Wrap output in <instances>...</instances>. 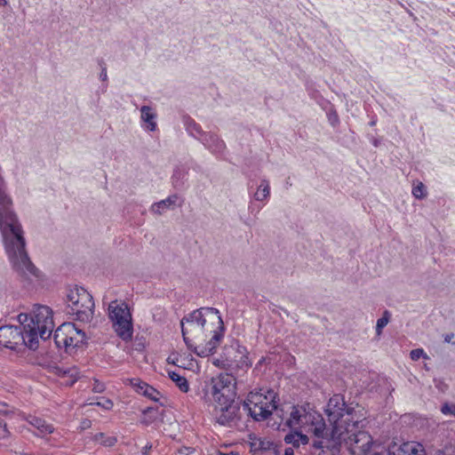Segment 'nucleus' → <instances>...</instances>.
Returning a JSON list of instances; mask_svg holds the SVG:
<instances>
[{
    "label": "nucleus",
    "instance_id": "obj_10",
    "mask_svg": "<svg viewBox=\"0 0 455 455\" xmlns=\"http://www.w3.org/2000/svg\"><path fill=\"white\" fill-rule=\"evenodd\" d=\"M53 338L58 347H64L68 351L83 344L85 340V333L75 323H64L56 329Z\"/></svg>",
    "mask_w": 455,
    "mask_h": 455
},
{
    "label": "nucleus",
    "instance_id": "obj_25",
    "mask_svg": "<svg viewBox=\"0 0 455 455\" xmlns=\"http://www.w3.org/2000/svg\"><path fill=\"white\" fill-rule=\"evenodd\" d=\"M411 194L417 199H424L427 196V187L421 181L413 183Z\"/></svg>",
    "mask_w": 455,
    "mask_h": 455
},
{
    "label": "nucleus",
    "instance_id": "obj_15",
    "mask_svg": "<svg viewBox=\"0 0 455 455\" xmlns=\"http://www.w3.org/2000/svg\"><path fill=\"white\" fill-rule=\"evenodd\" d=\"M26 420L35 428H36L41 435H49L54 431L52 424L47 423L44 419L34 415H28Z\"/></svg>",
    "mask_w": 455,
    "mask_h": 455
},
{
    "label": "nucleus",
    "instance_id": "obj_32",
    "mask_svg": "<svg viewBox=\"0 0 455 455\" xmlns=\"http://www.w3.org/2000/svg\"><path fill=\"white\" fill-rule=\"evenodd\" d=\"M104 383L99 381L98 379L94 380V384L92 387V391L95 393H102L105 390Z\"/></svg>",
    "mask_w": 455,
    "mask_h": 455
},
{
    "label": "nucleus",
    "instance_id": "obj_21",
    "mask_svg": "<svg viewBox=\"0 0 455 455\" xmlns=\"http://www.w3.org/2000/svg\"><path fill=\"white\" fill-rule=\"evenodd\" d=\"M93 441L100 443L102 446L112 447L117 443V438L115 435L98 433L93 436Z\"/></svg>",
    "mask_w": 455,
    "mask_h": 455
},
{
    "label": "nucleus",
    "instance_id": "obj_27",
    "mask_svg": "<svg viewBox=\"0 0 455 455\" xmlns=\"http://www.w3.org/2000/svg\"><path fill=\"white\" fill-rule=\"evenodd\" d=\"M89 404L100 406L106 411H110L114 407L113 401L110 400L109 398H106V397H100V398L97 399V401H95V402L92 401L89 403Z\"/></svg>",
    "mask_w": 455,
    "mask_h": 455
},
{
    "label": "nucleus",
    "instance_id": "obj_38",
    "mask_svg": "<svg viewBox=\"0 0 455 455\" xmlns=\"http://www.w3.org/2000/svg\"><path fill=\"white\" fill-rule=\"evenodd\" d=\"M151 449V445H146L141 451V455H148V451Z\"/></svg>",
    "mask_w": 455,
    "mask_h": 455
},
{
    "label": "nucleus",
    "instance_id": "obj_11",
    "mask_svg": "<svg viewBox=\"0 0 455 455\" xmlns=\"http://www.w3.org/2000/svg\"><path fill=\"white\" fill-rule=\"evenodd\" d=\"M28 347L27 333L23 328L15 325H4L0 327V347L18 350Z\"/></svg>",
    "mask_w": 455,
    "mask_h": 455
},
{
    "label": "nucleus",
    "instance_id": "obj_33",
    "mask_svg": "<svg viewBox=\"0 0 455 455\" xmlns=\"http://www.w3.org/2000/svg\"><path fill=\"white\" fill-rule=\"evenodd\" d=\"M216 143H215V148L213 151L220 152L225 148V144L222 140H220L218 138H216Z\"/></svg>",
    "mask_w": 455,
    "mask_h": 455
},
{
    "label": "nucleus",
    "instance_id": "obj_28",
    "mask_svg": "<svg viewBox=\"0 0 455 455\" xmlns=\"http://www.w3.org/2000/svg\"><path fill=\"white\" fill-rule=\"evenodd\" d=\"M143 395L152 401L157 402L161 397V393L152 386L148 385V387H145V390H143Z\"/></svg>",
    "mask_w": 455,
    "mask_h": 455
},
{
    "label": "nucleus",
    "instance_id": "obj_4",
    "mask_svg": "<svg viewBox=\"0 0 455 455\" xmlns=\"http://www.w3.org/2000/svg\"><path fill=\"white\" fill-rule=\"evenodd\" d=\"M277 399L278 395L274 390L260 388L248 394L243 403V408L254 420H264L274 411H279L276 405Z\"/></svg>",
    "mask_w": 455,
    "mask_h": 455
},
{
    "label": "nucleus",
    "instance_id": "obj_35",
    "mask_svg": "<svg viewBox=\"0 0 455 455\" xmlns=\"http://www.w3.org/2000/svg\"><path fill=\"white\" fill-rule=\"evenodd\" d=\"M103 64H104L103 62H102V64H100L101 68H102L101 73H100V79L102 81H105L107 79L108 76H107V68L105 66H102Z\"/></svg>",
    "mask_w": 455,
    "mask_h": 455
},
{
    "label": "nucleus",
    "instance_id": "obj_40",
    "mask_svg": "<svg viewBox=\"0 0 455 455\" xmlns=\"http://www.w3.org/2000/svg\"><path fill=\"white\" fill-rule=\"evenodd\" d=\"M7 4V1L6 0H0V5L1 6H5Z\"/></svg>",
    "mask_w": 455,
    "mask_h": 455
},
{
    "label": "nucleus",
    "instance_id": "obj_20",
    "mask_svg": "<svg viewBox=\"0 0 455 455\" xmlns=\"http://www.w3.org/2000/svg\"><path fill=\"white\" fill-rule=\"evenodd\" d=\"M169 377L176 384V386L180 388L181 392H188L189 385L185 377L180 375L178 372L175 371H170Z\"/></svg>",
    "mask_w": 455,
    "mask_h": 455
},
{
    "label": "nucleus",
    "instance_id": "obj_8",
    "mask_svg": "<svg viewBox=\"0 0 455 455\" xmlns=\"http://www.w3.org/2000/svg\"><path fill=\"white\" fill-rule=\"evenodd\" d=\"M108 311L116 335L125 342L132 340L133 324L128 305L125 302L115 300L109 304Z\"/></svg>",
    "mask_w": 455,
    "mask_h": 455
},
{
    "label": "nucleus",
    "instance_id": "obj_23",
    "mask_svg": "<svg viewBox=\"0 0 455 455\" xmlns=\"http://www.w3.org/2000/svg\"><path fill=\"white\" fill-rule=\"evenodd\" d=\"M177 200H178L177 196H169L167 199L162 200V201L153 204L152 211L156 213L161 214L164 209L168 208L172 204H175Z\"/></svg>",
    "mask_w": 455,
    "mask_h": 455
},
{
    "label": "nucleus",
    "instance_id": "obj_29",
    "mask_svg": "<svg viewBox=\"0 0 455 455\" xmlns=\"http://www.w3.org/2000/svg\"><path fill=\"white\" fill-rule=\"evenodd\" d=\"M130 384L135 389V391L140 395H143V390H145V387H148V383L136 378L131 379Z\"/></svg>",
    "mask_w": 455,
    "mask_h": 455
},
{
    "label": "nucleus",
    "instance_id": "obj_2",
    "mask_svg": "<svg viewBox=\"0 0 455 455\" xmlns=\"http://www.w3.org/2000/svg\"><path fill=\"white\" fill-rule=\"evenodd\" d=\"M328 420L331 425L330 433L331 439H333L347 427L356 426L366 420V410L358 403L347 404L344 396L339 394L333 395L328 401L326 406Z\"/></svg>",
    "mask_w": 455,
    "mask_h": 455
},
{
    "label": "nucleus",
    "instance_id": "obj_17",
    "mask_svg": "<svg viewBox=\"0 0 455 455\" xmlns=\"http://www.w3.org/2000/svg\"><path fill=\"white\" fill-rule=\"evenodd\" d=\"M400 455H424V449L419 443L406 442L400 445Z\"/></svg>",
    "mask_w": 455,
    "mask_h": 455
},
{
    "label": "nucleus",
    "instance_id": "obj_31",
    "mask_svg": "<svg viewBox=\"0 0 455 455\" xmlns=\"http://www.w3.org/2000/svg\"><path fill=\"white\" fill-rule=\"evenodd\" d=\"M410 356L413 361L419 360L420 357L428 358L422 348L411 350L410 353Z\"/></svg>",
    "mask_w": 455,
    "mask_h": 455
},
{
    "label": "nucleus",
    "instance_id": "obj_14",
    "mask_svg": "<svg viewBox=\"0 0 455 455\" xmlns=\"http://www.w3.org/2000/svg\"><path fill=\"white\" fill-rule=\"evenodd\" d=\"M249 444L250 450L253 453L268 452L269 455H282L283 452V445L256 435H250Z\"/></svg>",
    "mask_w": 455,
    "mask_h": 455
},
{
    "label": "nucleus",
    "instance_id": "obj_6",
    "mask_svg": "<svg viewBox=\"0 0 455 455\" xmlns=\"http://www.w3.org/2000/svg\"><path fill=\"white\" fill-rule=\"evenodd\" d=\"M365 423L366 420L358 424L356 427H353V426L347 427L344 429V433H340L342 435H338L331 440L339 445L344 444L347 446L353 455L365 454L370 451L373 443L371 435L363 430Z\"/></svg>",
    "mask_w": 455,
    "mask_h": 455
},
{
    "label": "nucleus",
    "instance_id": "obj_41",
    "mask_svg": "<svg viewBox=\"0 0 455 455\" xmlns=\"http://www.w3.org/2000/svg\"><path fill=\"white\" fill-rule=\"evenodd\" d=\"M436 455H446L443 451H438Z\"/></svg>",
    "mask_w": 455,
    "mask_h": 455
},
{
    "label": "nucleus",
    "instance_id": "obj_12",
    "mask_svg": "<svg viewBox=\"0 0 455 455\" xmlns=\"http://www.w3.org/2000/svg\"><path fill=\"white\" fill-rule=\"evenodd\" d=\"M296 413H304L307 433H312L316 437H323L325 431L323 418L309 403L296 405Z\"/></svg>",
    "mask_w": 455,
    "mask_h": 455
},
{
    "label": "nucleus",
    "instance_id": "obj_24",
    "mask_svg": "<svg viewBox=\"0 0 455 455\" xmlns=\"http://www.w3.org/2000/svg\"><path fill=\"white\" fill-rule=\"evenodd\" d=\"M270 192L269 183L267 180H263L255 193V199L258 201H263L268 197Z\"/></svg>",
    "mask_w": 455,
    "mask_h": 455
},
{
    "label": "nucleus",
    "instance_id": "obj_37",
    "mask_svg": "<svg viewBox=\"0 0 455 455\" xmlns=\"http://www.w3.org/2000/svg\"><path fill=\"white\" fill-rule=\"evenodd\" d=\"M212 363L215 365V366H218V367H220V368H225L226 367V363L220 360V359H214Z\"/></svg>",
    "mask_w": 455,
    "mask_h": 455
},
{
    "label": "nucleus",
    "instance_id": "obj_22",
    "mask_svg": "<svg viewBox=\"0 0 455 455\" xmlns=\"http://www.w3.org/2000/svg\"><path fill=\"white\" fill-rule=\"evenodd\" d=\"M158 418V411L157 409L148 407L143 411V416L140 419V423L148 426L155 422Z\"/></svg>",
    "mask_w": 455,
    "mask_h": 455
},
{
    "label": "nucleus",
    "instance_id": "obj_39",
    "mask_svg": "<svg viewBox=\"0 0 455 455\" xmlns=\"http://www.w3.org/2000/svg\"><path fill=\"white\" fill-rule=\"evenodd\" d=\"M74 371H75V374H74V373H71V378H72V379H71V381H70V382H71V384H73L74 382H76V379H77V377H76V375H77V371H76V370H74Z\"/></svg>",
    "mask_w": 455,
    "mask_h": 455
},
{
    "label": "nucleus",
    "instance_id": "obj_26",
    "mask_svg": "<svg viewBox=\"0 0 455 455\" xmlns=\"http://www.w3.org/2000/svg\"><path fill=\"white\" fill-rule=\"evenodd\" d=\"M390 313L386 310L382 315V317H380L379 319H378L377 321V324H376V334L377 336H379L382 332V330L384 327L387 326V324L389 322V319H390Z\"/></svg>",
    "mask_w": 455,
    "mask_h": 455
},
{
    "label": "nucleus",
    "instance_id": "obj_19",
    "mask_svg": "<svg viewBox=\"0 0 455 455\" xmlns=\"http://www.w3.org/2000/svg\"><path fill=\"white\" fill-rule=\"evenodd\" d=\"M308 440L309 439L307 435L297 430H292L291 433L286 435L284 437V442L287 444H292L293 447H299L300 443L307 444Z\"/></svg>",
    "mask_w": 455,
    "mask_h": 455
},
{
    "label": "nucleus",
    "instance_id": "obj_7",
    "mask_svg": "<svg viewBox=\"0 0 455 455\" xmlns=\"http://www.w3.org/2000/svg\"><path fill=\"white\" fill-rule=\"evenodd\" d=\"M68 314L76 321L88 323L94 313V301L92 296L83 287L70 290L68 294Z\"/></svg>",
    "mask_w": 455,
    "mask_h": 455
},
{
    "label": "nucleus",
    "instance_id": "obj_42",
    "mask_svg": "<svg viewBox=\"0 0 455 455\" xmlns=\"http://www.w3.org/2000/svg\"><path fill=\"white\" fill-rule=\"evenodd\" d=\"M70 371H63V376L66 375L68 372H69Z\"/></svg>",
    "mask_w": 455,
    "mask_h": 455
},
{
    "label": "nucleus",
    "instance_id": "obj_13",
    "mask_svg": "<svg viewBox=\"0 0 455 455\" xmlns=\"http://www.w3.org/2000/svg\"><path fill=\"white\" fill-rule=\"evenodd\" d=\"M289 411H284L283 409L276 411V417L280 419L277 423V429L285 430H297L299 432H306V423L304 419V413H296V405L291 406Z\"/></svg>",
    "mask_w": 455,
    "mask_h": 455
},
{
    "label": "nucleus",
    "instance_id": "obj_30",
    "mask_svg": "<svg viewBox=\"0 0 455 455\" xmlns=\"http://www.w3.org/2000/svg\"><path fill=\"white\" fill-rule=\"evenodd\" d=\"M440 411L445 416H452L455 418V403H443Z\"/></svg>",
    "mask_w": 455,
    "mask_h": 455
},
{
    "label": "nucleus",
    "instance_id": "obj_18",
    "mask_svg": "<svg viewBox=\"0 0 455 455\" xmlns=\"http://www.w3.org/2000/svg\"><path fill=\"white\" fill-rule=\"evenodd\" d=\"M10 413L8 405L0 402V440L6 439L10 436V431L7 428L4 418Z\"/></svg>",
    "mask_w": 455,
    "mask_h": 455
},
{
    "label": "nucleus",
    "instance_id": "obj_34",
    "mask_svg": "<svg viewBox=\"0 0 455 455\" xmlns=\"http://www.w3.org/2000/svg\"><path fill=\"white\" fill-rule=\"evenodd\" d=\"M454 338V334L453 333H447L443 336V339L446 343H452L454 344V342L452 341Z\"/></svg>",
    "mask_w": 455,
    "mask_h": 455
},
{
    "label": "nucleus",
    "instance_id": "obj_3",
    "mask_svg": "<svg viewBox=\"0 0 455 455\" xmlns=\"http://www.w3.org/2000/svg\"><path fill=\"white\" fill-rule=\"evenodd\" d=\"M18 320L27 333L28 348L32 350L38 347L39 339H49L54 328L53 312L44 305H35L30 313L20 314Z\"/></svg>",
    "mask_w": 455,
    "mask_h": 455
},
{
    "label": "nucleus",
    "instance_id": "obj_1",
    "mask_svg": "<svg viewBox=\"0 0 455 455\" xmlns=\"http://www.w3.org/2000/svg\"><path fill=\"white\" fill-rule=\"evenodd\" d=\"M224 323L214 307L194 310L181 320L183 339L188 349L201 357L212 355L224 337Z\"/></svg>",
    "mask_w": 455,
    "mask_h": 455
},
{
    "label": "nucleus",
    "instance_id": "obj_36",
    "mask_svg": "<svg viewBox=\"0 0 455 455\" xmlns=\"http://www.w3.org/2000/svg\"><path fill=\"white\" fill-rule=\"evenodd\" d=\"M282 455H294V451L292 447H287L283 449Z\"/></svg>",
    "mask_w": 455,
    "mask_h": 455
},
{
    "label": "nucleus",
    "instance_id": "obj_5",
    "mask_svg": "<svg viewBox=\"0 0 455 455\" xmlns=\"http://www.w3.org/2000/svg\"><path fill=\"white\" fill-rule=\"evenodd\" d=\"M204 404L228 402L236 398V379L229 373H220L212 378L210 387L203 389Z\"/></svg>",
    "mask_w": 455,
    "mask_h": 455
},
{
    "label": "nucleus",
    "instance_id": "obj_16",
    "mask_svg": "<svg viewBox=\"0 0 455 455\" xmlns=\"http://www.w3.org/2000/svg\"><path fill=\"white\" fill-rule=\"evenodd\" d=\"M140 112L141 119L146 123V128L150 132H154L156 129V123L155 122L156 113L148 106H143L140 108Z\"/></svg>",
    "mask_w": 455,
    "mask_h": 455
},
{
    "label": "nucleus",
    "instance_id": "obj_9",
    "mask_svg": "<svg viewBox=\"0 0 455 455\" xmlns=\"http://www.w3.org/2000/svg\"><path fill=\"white\" fill-rule=\"evenodd\" d=\"M213 419L221 426L231 427L241 419L240 403L234 400L204 404Z\"/></svg>",
    "mask_w": 455,
    "mask_h": 455
}]
</instances>
